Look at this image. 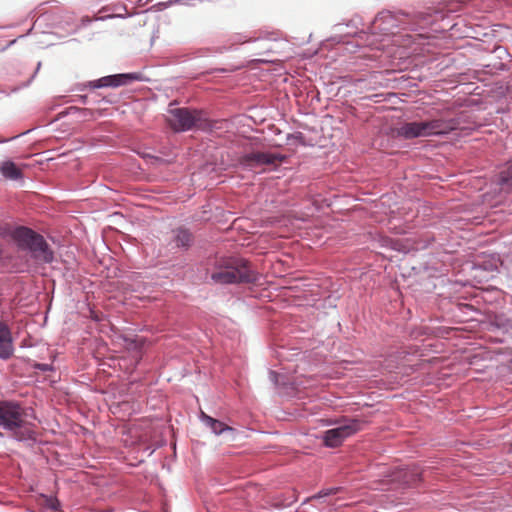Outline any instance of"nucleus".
Listing matches in <instances>:
<instances>
[{
    "instance_id": "obj_9",
    "label": "nucleus",
    "mask_w": 512,
    "mask_h": 512,
    "mask_svg": "<svg viewBox=\"0 0 512 512\" xmlns=\"http://www.w3.org/2000/svg\"><path fill=\"white\" fill-rule=\"evenodd\" d=\"M13 353L11 333L8 327L0 322V358L7 359Z\"/></svg>"
},
{
    "instance_id": "obj_16",
    "label": "nucleus",
    "mask_w": 512,
    "mask_h": 512,
    "mask_svg": "<svg viewBox=\"0 0 512 512\" xmlns=\"http://www.w3.org/2000/svg\"><path fill=\"white\" fill-rule=\"evenodd\" d=\"M0 234H2V229L0 228Z\"/></svg>"
},
{
    "instance_id": "obj_5",
    "label": "nucleus",
    "mask_w": 512,
    "mask_h": 512,
    "mask_svg": "<svg viewBox=\"0 0 512 512\" xmlns=\"http://www.w3.org/2000/svg\"><path fill=\"white\" fill-rule=\"evenodd\" d=\"M361 429V424L357 420H347L335 428L327 430L323 435L324 444L328 447H337L345 439L352 436Z\"/></svg>"
},
{
    "instance_id": "obj_2",
    "label": "nucleus",
    "mask_w": 512,
    "mask_h": 512,
    "mask_svg": "<svg viewBox=\"0 0 512 512\" xmlns=\"http://www.w3.org/2000/svg\"><path fill=\"white\" fill-rule=\"evenodd\" d=\"M455 127L456 123L453 120L433 119L419 122H405L396 128L395 132L399 137L412 139L447 134L455 129Z\"/></svg>"
},
{
    "instance_id": "obj_11",
    "label": "nucleus",
    "mask_w": 512,
    "mask_h": 512,
    "mask_svg": "<svg viewBox=\"0 0 512 512\" xmlns=\"http://www.w3.org/2000/svg\"><path fill=\"white\" fill-rule=\"evenodd\" d=\"M200 419L216 435H221L225 432H233V429L230 426L224 424L223 422H221L217 419H214V418L206 415L203 412L201 413Z\"/></svg>"
},
{
    "instance_id": "obj_6",
    "label": "nucleus",
    "mask_w": 512,
    "mask_h": 512,
    "mask_svg": "<svg viewBox=\"0 0 512 512\" xmlns=\"http://www.w3.org/2000/svg\"><path fill=\"white\" fill-rule=\"evenodd\" d=\"M22 424L21 409L13 403H0V428L13 430Z\"/></svg>"
},
{
    "instance_id": "obj_1",
    "label": "nucleus",
    "mask_w": 512,
    "mask_h": 512,
    "mask_svg": "<svg viewBox=\"0 0 512 512\" xmlns=\"http://www.w3.org/2000/svg\"><path fill=\"white\" fill-rule=\"evenodd\" d=\"M12 239L20 248L27 249L39 263H51L54 260L53 251L43 238L29 228L18 227L12 232Z\"/></svg>"
},
{
    "instance_id": "obj_8",
    "label": "nucleus",
    "mask_w": 512,
    "mask_h": 512,
    "mask_svg": "<svg viewBox=\"0 0 512 512\" xmlns=\"http://www.w3.org/2000/svg\"><path fill=\"white\" fill-rule=\"evenodd\" d=\"M277 157L270 153H249L242 157L241 163L249 168L273 164Z\"/></svg>"
},
{
    "instance_id": "obj_12",
    "label": "nucleus",
    "mask_w": 512,
    "mask_h": 512,
    "mask_svg": "<svg viewBox=\"0 0 512 512\" xmlns=\"http://www.w3.org/2000/svg\"><path fill=\"white\" fill-rule=\"evenodd\" d=\"M499 182L503 189L512 190V165L501 173Z\"/></svg>"
},
{
    "instance_id": "obj_14",
    "label": "nucleus",
    "mask_w": 512,
    "mask_h": 512,
    "mask_svg": "<svg viewBox=\"0 0 512 512\" xmlns=\"http://www.w3.org/2000/svg\"><path fill=\"white\" fill-rule=\"evenodd\" d=\"M337 491H338V488H331V489L322 490V491H320L318 493V495L314 496L313 498L314 499H320V498L329 496L331 494H335Z\"/></svg>"
},
{
    "instance_id": "obj_3",
    "label": "nucleus",
    "mask_w": 512,
    "mask_h": 512,
    "mask_svg": "<svg viewBox=\"0 0 512 512\" xmlns=\"http://www.w3.org/2000/svg\"><path fill=\"white\" fill-rule=\"evenodd\" d=\"M167 120L175 131H187L201 126L202 112L171 107L168 110Z\"/></svg>"
},
{
    "instance_id": "obj_15",
    "label": "nucleus",
    "mask_w": 512,
    "mask_h": 512,
    "mask_svg": "<svg viewBox=\"0 0 512 512\" xmlns=\"http://www.w3.org/2000/svg\"><path fill=\"white\" fill-rule=\"evenodd\" d=\"M41 368H42L43 370H46V369H47V365H42V366H41Z\"/></svg>"
},
{
    "instance_id": "obj_7",
    "label": "nucleus",
    "mask_w": 512,
    "mask_h": 512,
    "mask_svg": "<svg viewBox=\"0 0 512 512\" xmlns=\"http://www.w3.org/2000/svg\"><path fill=\"white\" fill-rule=\"evenodd\" d=\"M139 77L135 73L116 74L102 77L94 82V87H118L121 85L128 84L134 80H138Z\"/></svg>"
},
{
    "instance_id": "obj_10",
    "label": "nucleus",
    "mask_w": 512,
    "mask_h": 512,
    "mask_svg": "<svg viewBox=\"0 0 512 512\" xmlns=\"http://www.w3.org/2000/svg\"><path fill=\"white\" fill-rule=\"evenodd\" d=\"M1 175L11 181L22 180V168L11 160H5L0 163Z\"/></svg>"
},
{
    "instance_id": "obj_13",
    "label": "nucleus",
    "mask_w": 512,
    "mask_h": 512,
    "mask_svg": "<svg viewBox=\"0 0 512 512\" xmlns=\"http://www.w3.org/2000/svg\"><path fill=\"white\" fill-rule=\"evenodd\" d=\"M191 242V235L186 230H178L175 235V243L178 247L188 246Z\"/></svg>"
},
{
    "instance_id": "obj_4",
    "label": "nucleus",
    "mask_w": 512,
    "mask_h": 512,
    "mask_svg": "<svg viewBox=\"0 0 512 512\" xmlns=\"http://www.w3.org/2000/svg\"><path fill=\"white\" fill-rule=\"evenodd\" d=\"M212 279L216 283L231 284L237 282H253L256 280L253 272L248 268L246 262L233 263L226 269L212 274Z\"/></svg>"
}]
</instances>
